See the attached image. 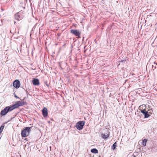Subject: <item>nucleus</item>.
<instances>
[{"label":"nucleus","mask_w":157,"mask_h":157,"mask_svg":"<svg viewBox=\"0 0 157 157\" xmlns=\"http://www.w3.org/2000/svg\"><path fill=\"white\" fill-rule=\"evenodd\" d=\"M33 127V126L25 127L23 128L21 130V133L22 138L23 139L24 138L27 137L30 135V132L31 131V129Z\"/></svg>","instance_id":"obj_1"},{"label":"nucleus","mask_w":157,"mask_h":157,"mask_svg":"<svg viewBox=\"0 0 157 157\" xmlns=\"http://www.w3.org/2000/svg\"><path fill=\"white\" fill-rule=\"evenodd\" d=\"M13 109L11 105L6 107L4 109L1 110L0 113L1 117L6 116L9 112L13 110Z\"/></svg>","instance_id":"obj_2"},{"label":"nucleus","mask_w":157,"mask_h":157,"mask_svg":"<svg viewBox=\"0 0 157 157\" xmlns=\"http://www.w3.org/2000/svg\"><path fill=\"white\" fill-rule=\"evenodd\" d=\"M27 102L23 101H17L15 103L12 105L13 109L18 108L19 107L26 105H27Z\"/></svg>","instance_id":"obj_3"},{"label":"nucleus","mask_w":157,"mask_h":157,"mask_svg":"<svg viewBox=\"0 0 157 157\" xmlns=\"http://www.w3.org/2000/svg\"><path fill=\"white\" fill-rule=\"evenodd\" d=\"M145 108L144 109H141V112L143 113L144 116V118H148L152 114L153 110H151V112H149V110L146 109V107L145 105H144Z\"/></svg>","instance_id":"obj_4"},{"label":"nucleus","mask_w":157,"mask_h":157,"mask_svg":"<svg viewBox=\"0 0 157 157\" xmlns=\"http://www.w3.org/2000/svg\"><path fill=\"white\" fill-rule=\"evenodd\" d=\"M85 124L84 121H79L76 123L75 127H76L77 130H81L83 129Z\"/></svg>","instance_id":"obj_5"},{"label":"nucleus","mask_w":157,"mask_h":157,"mask_svg":"<svg viewBox=\"0 0 157 157\" xmlns=\"http://www.w3.org/2000/svg\"><path fill=\"white\" fill-rule=\"evenodd\" d=\"M21 86V83L18 79H16L13 82V86L16 89L19 88Z\"/></svg>","instance_id":"obj_6"},{"label":"nucleus","mask_w":157,"mask_h":157,"mask_svg":"<svg viewBox=\"0 0 157 157\" xmlns=\"http://www.w3.org/2000/svg\"><path fill=\"white\" fill-rule=\"evenodd\" d=\"M48 110L47 108L44 107L42 110V114L44 118L48 117Z\"/></svg>","instance_id":"obj_7"},{"label":"nucleus","mask_w":157,"mask_h":157,"mask_svg":"<svg viewBox=\"0 0 157 157\" xmlns=\"http://www.w3.org/2000/svg\"><path fill=\"white\" fill-rule=\"evenodd\" d=\"M71 33L76 36H79L81 34V32L77 29H72L70 30Z\"/></svg>","instance_id":"obj_8"},{"label":"nucleus","mask_w":157,"mask_h":157,"mask_svg":"<svg viewBox=\"0 0 157 157\" xmlns=\"http://www.w3.org/2000/svg\"><path fill=\"white\" fill-rule=\"evenodd\" d=\"M32 83L34 86H37L40 85L39 80L37 78H34L32 80Z\"/></svg>","instance_id":"obj_9"},{"label":"nucleus","mask_w":157,"mask_h":157,"mask_svg":"<svg viewBox=\"0 0 157 157\" xmlns=\"http://www.w3.org/2000/svg\"><path fill=\"white\" fill-rule=\"evenodd\" d=\"M107 132H108V133L107 134V135H105V134H104L103 133L101 134L102 138L105 140H107V138L109 137L110 135V132L108 130H107Z\"/></svg>","instance_id":"obj_10"},{"label":"nucleus","mask_w":157,"mask_h":157,"mask_svg":"<svg viewBox=\"0 0 157 157\" xmlns=\"http://www.w3.org/2000/svg\"><path fill=\"white\" fill-rule=\"evenodd\" d=\"M127 58V56H123L121 58H120L119 59V62L121 63H124L126 61V59Z\"/></svg>","instance_id":"obj_11"},{"label":"nucleus","mask_w":157,"mask_h":157,"mask_svg":"<svg viewBox=\"0 0 157 157\" xmlns=\"http://www.w3.org/2000/svg\"><path fill=\"white\" fill-rule=\"evenodd\" d=\"M14 17L15 19L17 21H19L23 18L21 16H20L19 14H18L17 13L15 14L14 15Z\"/></svg>","instance_id":"obj_12"},{"label":"nucleus","mask_w":157,"mask_h":157,"mask_svg":"<svg viewBox=\"0 0 157 157\" xmlns=\"http://www.w3.org/2000/svg\"><path fill=\"white\" fill-rule=\"evenodd\" d=\"M7 123V122H5V123H3L0 127V134H1L4 128L5 124H6Z\"/></svg>","instance_id":"obj_13"},{"label":"nucleus","mask_w":157,"mask_h":157,"mask_svg":"<svg viewBox=\"0 0 157 157\" xmlns=\"http://www.w3.org/2000/svg\"><path fill=\"white\" fill-rule=\"evenodd\" d=\"M18 13V14H19L20 16H21L23 18L25 14V12L22 10H21L20 11H19Z\"/></svg>","instance_id":"obj_14"},{"label":"nucleus","mask_w":157,"mask_h":157,"mask_svg":"<svg viewBox=\"0 0 157 157\" xmlns=\"http://www.w3.org/2000/svg\"><path fill=\"white\" fill-rule=\"evenodd\" d=\"M140 154L137 152H134L133 154L131 155V157H140Z\"/></svg>","instance_id":"obj_15"},{"label":"nucleus","mask_w":157,"mask_h":157,"mask_svg":"<svg viewBox=\"0 0 157 157\" xmlns=\"http://www.w3.org/2000/svg\"><path fill=\"white\" fill-rule=\"evenodd\" d=\"M90 152L93 153L97 154L98 153V150L96 148H94L91 149Z\"/></svg>","instance_id":"obj_16"},{"label":"nucleus","mask_w":157,"mask_h":157,"mask_svg":"<svg viewBox=\"0 0 157 157\" xmlns=\"http://www.w3.org/2000/svg\"><path fill=\"white\" fill-rule=\"evenodd\" d=\"M147 141V140L146 139L143 140L142 142V145L144 147L146 145Z\"/></svg>","instance_id":"obj_17"},{"label":"nucleus","mask_w":157,"mask_h":157,"mask_svg":"<svg viewBox=\"0 0 157 157\" xmlns=\"http://www.w3.org/2000/svg\"><path fill=\"white\" fill-rule=\"evenodd\" d=\"M117 141H116L112 145L111 149L113 150H114L116 149V148L117 147Z\"/></svg>","instance_id":"obj_18"},{"label":"nucleus","mask_w":157,"mask_h":157,"mask_svg":"<svg viewBox=\"0 0 157 157\" xmlns=\"http://www.w3.org/2000/svg\"><path fill=\"white\" fill-rule=\"evenodd\" d=\"M152 68L154 67V68L153 69V70H154L155 69L157 68V62L155 61L154 62V64L152 65Z\"/></svg>","instance_id":"obj_19"},{"label":"nucleus","mask_w":157,"mask_h":157,"mask_svg":"<svg viewBox=\"0 0 157 157\" xmlns=\"http://www.w3.org/2000/svg\"><path fill=\"white\" fill-rule=\"evenodd\" d=\"M44 84L48 87L49 88V84L46 81H44Z\"/></svg>","instance_id":"obj_20"},{"label":"nucleus","mask_w":157,"mask_h":157,"mask_svg":"<svg viewBox=\"0 0 157 157\" xmlns=\"http://www.w3.org/2000/svg\"><path fill=\"white\" fill-rule=\"evenodd\" d=\"M13 94H14V97H15V98H18V99H20V98H19V97H18L15 93H13Z\"/></svg>","instance_id":"obj_21"},{"label":"nucleus","mask_w":157,"mask_h":157,"mask_svg":"<svg viewBox=\"0 0 157 157\" xmlns=\"http://www.w3.org/2000/svg\"><path fill=\"white\" fill-rule=\"evenodd\" d=\"M28 98V96L27 95L26 97H24L23 99H21L20 98V100L21 101H24V100H25V99Z\"/></svg>","instance_id":"obj_22"},{"label":"nucleus","mask_w":157,"mask_h":157,"mask_svg":"<svg viewBox=\"0 0 157 157\" xmlns=\"http://www.w3.org/2000/svg\"><path fill=\"white\" fill-rule=\"evenodd\" d=\"M14 118V117H11L10 120H8V121L7 122H8L10 121H11Z\"/></svg>","instance_id":"obj_23"},{"label":"nucleus","mask_w":157,"mask_h":157,"mask_svg":"<svg viewBox=\"0 0 157 157\" xmlns=\"http://www.w3.org/2000/svg\"><path fill=\"white\" fill-rule=\"evenodd\" d=\"M148 107L150 108V109H148L147 110H149V112H151V110H152L151 108V109H150V106L149 105H148Z\"/></svg>","instance_id":"obj_24"},{"label":"nucleus","mask_w":157,"mask_h":157,"mask_svg":"<svg viewBox=\"0 0 157 157\" xmlns=\"http://www.w3.org/2000/svg\"><path fill=\"white\" fill-rule=\"evenodd\" d=\"M22 88H23L24 90H25V91L26 92V94H27V95L28 96V91H27V90H26L24 88H23L22 87Z\"/></svg>","instance_id":"obj_25"},{"label":"nucleus","mask_w":157,"mask_h":157,"mask_svg":"<svg viewBox=\"0 0 157 157\" xmlns=\"http://www.w3.org/2000/svg\"><path fill=\"white\" fill-rule=\"evenodd\" d=\"M59 67L62 69H63V67H61V63L60 62H59Z\"/></svg>","instance_id":"obj_26"},{"label":"nucleus","mask_w":157,"mask_h":157,"mask_svg":"<svg viewBox=\"0 0 157 157\" xmlns=\"http://www.w3.org/2000/svg\"><path fill=\"white\" fill-rule=\"evenodd\" d=\"M61 35V33H57V35L59 37Z\"/></svg>","instance_id":"obj_27"},{"label":"nucleus","mask_w":157,"mask_h":157,"mask_svg":"<svg viewBox=\"0 0 157 157\" xmlns=\"http://www.w3.org/2000/svg\"><path fill=\"white\" fill-rule=\"evenodd\" d=\"M78 36V38H80L81 37L80 35H79V36Z\"/></svg>","instance_id":"obj_28"},{"label":"nucleus","mask_w":157,"mask_h":157,"mask_svg":"<svg viewBox=\"0 0 157 157\" xmlns=\"http://www.w3.org/2000/svg\"><path fill=\"white\" fill-rule=\"evenodd\" d=\"M15 38H16V39H18L19 38V36H15Z\"/></svg>","instance_id":"obj_29"},{"label":"nucleus","mask_w":157,"mask_h":157,"mask_svg":"<svg viewBox=\"0 0 157 157\" xmlns=\"http://www.w3.org/2000/svg\"><path fill=\"white\" fill-rule=\"evenodd\" d=\"M84 37H83V39H82V41H84Z\"/></svg>","instance_id":"obj_30"},{"label":"nucleus","mask_w":157,"mask_h":157,"mask_svg":"<svg viewBox=\"0 0 157 157\" xmlns=\"http://www.w3.org/2000/svg\"><path fill=\"white\" fill-rule=\"evenodd\" d=\"M73 48V45H72V44H71V48Z\"/></svg>","instance_id":"obj_31"},{"label":"nucleus","mask_w":157,"mask_h":157,"mask_svg":"<svg viewBox=\"0 0 157 157\" xmlns=\"http://www.w3.org/2000/svg\"><path fill=\"white\" fill-rule=\"evenodd\" d=\"M48 123H51V122L50 121H48Z\"/></svg>","instance_id":"obj_32"},{"label":"nucleus","mask_w":157,"mask_h":157,"mask_svg":"<svg viewBox=\"0 0 157 157\" xmlns=\"http://www.w3.org/2000/svg\"><path fill=\"white\" fill-rule=\"evenodd\" d=\"M24 139H25V140L27 141V138H25Z\"/></svg>","instance_id":"obj_33"},{"label":"nucleus","mask_w":157,"mask_h":157,"mask_svg":"<svg viewBox=\"0 0 157 157\" xmlns=\"http://www.w3.org/2000/svg\"><path fill=\"white\" fill-rule=\"evenodd\" d=\"M65 45H66V44H64V45H63V46H65Z\"/></svg>","instance_id":"obj_34"},{"label":"nucleus","mask_w":157,"mask_h":157,"mask_svg":"<svg viewBox=\"0 0 157 157\" xmlns=\"http://www.w3.org/2000/svg\"><path fill=\"white\" fill-rule=\"evenodd\" d=\"M51 121H53V118H51Z\"/></svg>","instance_id":"obj_35"},{"label":"nucleus","mask_w":157,"mask_h":157,"mask_svg":"<svg viewBox=\"0 0 157 157\" xmlns=\"http://www.w3.org/2000/svg\"><path fill=\"white\" fill-rule=\"evenodd\" d=\"M23 8H24V9H25V7H23Z\"/></svg>","instance_id":"obj_36"},{"label":"nucleus","mask_w":157,"mask_h":157,"mask_svg":"<svg viewBox=\"0 0 157 157\" xmlns=\"http://www.w3.org/2000/svg\"><path fill=\"white\" fill-rule=\"evenodd\" d=\"M16 23V22L15 21H14V23L15 24Z\"/></svg>","instance_id":"obj_37"},{"label":"nucleus","mask_w":157,"mask_h":157,"mask_svg":"<svg viewBox=\"0 0 157 157\" xmlns=\"http://www.w3.org/2000/svg\"><path fill=\"white\" fill-rule=\"evenodd\" d=\"M102 1H104L105 0H101Z\"/></svg>","instance_id":"obj_38"},{"label":"nucleus","mask_w":157,"mask_h":157,"mask_svg":"<svg viewBox=\"0 0 157 157\" xmlns=\"http://www.w3.org/2000/svg\"><path fill=\"white\" fill-rule=\"evenodd\" d=\"M87 40H88V39L87 38V39H86V41H87Z\"/></svg>","instance_id":"obj_39"},{"label":"nucleus","mask_w":157,"mask_h":157,"mask_svg":"<svg viewBox=\"0 0 157 157\" xmlns=\"http://www.w3.org/2000/svg\"><path fill=\"white\" fill-rule=\"evenodd\" d=\"M19 31H18V32H17V33L19 34Z\"/></svg>","instance_id":"obj_40"},{"label":"nucleus","mask_w":157,"mask_h":157,"mask_svg":"<svg viewBox=\"0 0 157 157\" xmlns=\"http://www.w3.org/2000/svg\"><path fill=\"white\" fill-rule=\"evenodd\" d=\"M134 75V74H132V75Z\"/></svg>","instance_id":"obj_41"},{"label":"nucleus","mask_w":157,"mask_h":157,"mask_svg":"<svg viewBox=\"0 0 157 157\" xmlns=\"http://www.w3.org/2000/svg\"><path fill=\"white\" fill-rule=\"evenodd\" d=\"M28 90H30V89H29V88H28Z\"/></svg>","instance_id":"obj_42"},{"label":"nucleus","mask_w":157,"mask_h":157,"mask_svg":"<svg viewBox=\"0 0 157 157\" xmlns=\"http://www.w3.org/2000/svg\"><path fill=\"white\" fill-rule=\"evenodd\" d=\"M64 64H66V63H64Z\"/></svg>","instance_id":"obj_43"},{"label":"nucleus","mask_w":157,"mask_h":157,"mask_svg":"<svg viewBox=\"0 0 157 157\" xmlns=\"http://www.w3.org/2000/svg\"><path fill=\"white\" fill-rule=\"evenodd\" d=\"M29 95H31L30 94H29Z\"/></svg>","instance_id":"obj_44"},{"label":"nucleus","mask_w":157,"mask_h":157,"mask_svg":"<svg viewBox=\"0 0 157 157\" xmlns=\"http://www.w3.org/2000/svg\"><path fill=\"white\" fill-rule=\"evenodd\" d=\"M99 157H101V156H99Z\"/></svg>","instance_id":"obj_45"},{"label":"nucleus","mask_w":157,"mask_h":157,"mask_svg":"<svg viewBox=\"0 0 157 157\" xmlns=\"http://www.w3.org/2000/svg\"><path fill=\"white\" fill-rule=\"evenodd\" d=\"M1 135V134H0V135Z\"/></svg>","instance_id":"obj_46"},{"label":"nucleus","mask_w":157,"mask_h":157,"mask_svg":"<svg viewBox=\"0 0 157 157\" xmlns=\"http://www.w3.org/2000/svg\"><path fill=\"white\" fill-rule=\"evenodd\" d=\"M128 157H129V156Z\"/></svg>","instance_id":"obj_47"}]
</instances>
